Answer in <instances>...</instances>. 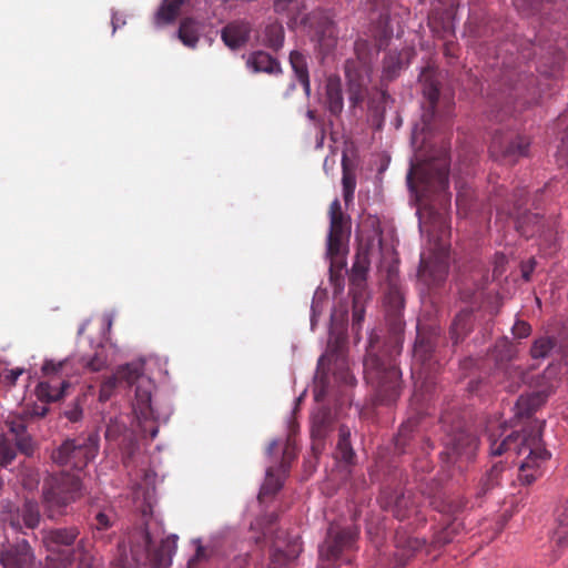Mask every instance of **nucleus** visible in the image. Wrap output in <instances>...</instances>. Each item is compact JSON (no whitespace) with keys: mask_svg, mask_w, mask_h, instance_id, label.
Masks as SVG:
<instances>
[{"mask_svg":"<svg viewBox=\"0 0 568 568\" xmlns=\"http://www.w3.org/2000/svg\"><path fill=\"white\" fill-rule=\"evenodd\" d=\"M407 173V185L419 202L417 210L419 230L427 235V248L420 254L418 277L427 286L443 283L448 273V248L450 227L444 212L427 203L438 195L446 203L448 197L449 148L444 141L439 146L423 145L416 151Z\"/></svg>","mask_w":568,"mask_h":568,"instance_id":"nucleus-1","label":"nucleus"},{"mask_svg":"<svg viewBox=\"0 0 568 568\" xmlns=\"http://www.w3.org/2000/svg\"><path fill=\"white\" fill-rule=\"evenodd\" d=\"M388 288L385 295L387 307L388 338L384 347L376 351L371 338L367 354L364 358V377L373 388L376 400L382 405L395 403L403 390L402 372L396 363L403 346L404 322L400 311L404 297L397 285V271L389 266L387 270Z\"/></svg>","mask_w":568,"mask_h":568,"instance_id":"nucleus-2","label":"nucleus"},{"mask_svg":"<svg viewBox=\"0 0 568 568\" xmlns=\"http://www.w3.org/2000/svg\"><path fill=\"white\" fill-rule=\"evenodd\" d=\"M501 435H488L490 455L500 456L514 449L518 457L524 456L519 462L518 477L524 484L530 485L540 476L541 464L550 457L541 439V425L526 427L520 433L513 432L503 439Z\"/></svg>","mask_w":568,"mask_h":568,"instance_id":"nucleus-3","label":"nucleus"},{"mask_svg":"<svg viewBox=\"0 0 568 568\" xmlns=\"http://www.w3.org/2000/svg\"><path fill=\"white\" fill-rule=\"evenodd\" d=\"M82 481L78 474L60 471L50 475L42 486V503L47 516L57 519L67 514V508L82 496Z\"/></svg>","mask_w":568,"mask_h":568,"instance_id":"nucleus-4","label":"nucleus"},{"mask_svg":"<svg viewBox=\"0 0 568 568\" xmlns=\"http://www.w3.org/2000/svg\"><path fill=\"white\" fill-rule=\"evenodd\" d=\"M178 536L172 535L161 540L160 546L152 550V539L145 526L135 528L129 535L132 561L136 566L151 565L156 568H166L171 565L172 556L176 550Z\"/></svg>","mask_w":568,"mask_h":568,"instance_id":"nucleus-5","label":"nucleus"},{"mask_svg":"<svg viewBox=\"0 0 568 568\" xmlns=\"http://www.w3.org/2000/svg\"><path fill=\"white\" fill-rule=\"evenodd\" d=\"M442 428L445 432L444 445L452 463L470 462L478 449V438L465 427V423L450 412L440 416Z\"/></svg>","mask_w":568,"mask_h":568,"instance_id":"nucleus-6","label":"nucleus"},{"mask_svg":"<svg viewBox=\"0 0 568 568\" xmlns=\"http://www.w3.org/2000/svg\"><path fill=\"white\" fill-rule=\"evenodd\" d=\"M347 338L343 333H331L329 339L327 343V349L325 354H323L317 363V376L320 382L324 384V378L327 371H333V375L336 381L345 384V385H354L355 377L349 372L348 362H347ZM325 393V385H322V388L316 390L315 398L318 400Z\"/></svg>","mask_w":568,"mask_h":568,"instance_id":"nucleus-7","label":"nucleus"},{"mask_svg":"<svg viewBox=\"0 0 568 568\" xmlns=\"http://www.w3.org/2000/svg\"><path fill=\"white\" fill-rule=\"evenodd\" d=\"M99 442L100 437L95 432L65 439L52 452L51 458L59 466H70L73 469L82 470L95 458L99 452Z\"/></svg>","mask_w":568,"mask_h":568,"instance_id":"nucleus-8","label":"nucleus"},{"mask_svg":"<svg viewBox=\"0 0 568 568\" xmlns=\"http://www.w3.org/2000/svg\"><path fill=\"white\" fill-rule=\"evenodd\" d=\"M328 215L327 255L331 258V268H342L351 236V221L343 213L341 202L337 199L331 203Z\"/></svg>","mask_w":568,"mask_h":568,"instance_id":"nucleus-9","label":"nucleus"},{"mask_svg":"<svg viewBox=\"0 0 568 568\" xmlns=\"http://www.w3.org/2000/svg\"><path fill=\"white\" fill-rule=\"evenodd\" d=\"M358 537L356 527L335 528L331 527L327 537L320 547V557L323 561L336 564L343 560L349 562L348 552L353 551Z\"/></svg>","mask_w":568,"mask_h":568,"instance_id":"nucleus-10","label":"nucleus"},{"mask_svg":"<svg viewBox=\"0 0 568 568\" xmlns=\"http://www.w3.org/2000/svg\"><path fill=\"white\" fill-rule=\"evenodd\" d=\"M80 535L78 527H62L43 531L42 541L51 555L48 558L52 562L62 564V559L70 555L71 560L78 561V556H73L80 547L84 548L83 541H80L77 548H72L74 541Z\"/></svg>","mask_w":568,"mask_h":568,"instance_id":"nucleus-11","label":"nucleus"},{"mask_svg":"<svg viewBox=\"0 0 568 568\" xmlns=\"http://www.w3.org/2000/svg\"><path fill=\"white\" fill-rule=\"evenodd\" d=\"M301 23L308 26L311 38L323 53L329 52L336 42L334 22L323 12L314 11L302 17Z\"/></svg>","mask_w":568,"mask_h":568,"instance_id":"nucleus-12","label":"nucleus"},{"mask_svg":"<svg viewBox=\"0 0 568 568\" xmlns=\"http://www.w3.org/2000/svg\"><path fill=\"white\" fill-rule=\"evenodd\" d=\"M422 92L427 102L423 114V130L432 131L433 124L437 116V102L439 99V80L434 68L427 67L423 69L419 75Z\"/></svg>","mask_w":568,"mask_h":568,"instance_id":"nucleus-13","label":"nucleus"},{"mask_svg":"<svg viewBox=\"0 0 568 568\" xmlns=\"http://www.w3.org/2000/svg\"><path fill=\"white\" fill-rule=\"evenodd\" d=\"M133 385H135L133 409L136 416L144 420L158 419L159 414L152 405V393L155 385L152 379L143 375L141 364H139V376L134 378Z\"/></svg>","mask_w":568,"mask_h":568,"instance_id":"nucleus-14","label":"nucleus"},{"mask_svg":"<svg viewBox=\"0 0 568 568\" xmlns=\"http://www.w3.org/2000/svg\"><path fill=\"white\" fill-rule=\"evenodd\" d=\"M420 497L410 491H392L383 497V507L393 513L398 520L408 519L413 515H418Z\"/></svg>","mask_w":568,"mask_h":568,"instance_id":"nucleus-15","label":"nucleus"},{"mask_svg":"<svg viewBox=\"0 0 568 568\" xmlns=\"http://www.w3.org/2000/svg\"><path fill=\"white\" fill-rule=\"evenodd\" d=\"M526 196L525 190H518L514 194L515 203V212L516 213V227L517 231L525 237L529 239L537 234L541 235L544 233L545 224L544 217L538 213L525 212L523 214L519 213L520 207L525 203L524 199Z\"/></svg>","mask_w":568,"mask_h":568,"instance_id":"nucleus-16","label":"nucleus"},{"mask_svg":"<svg viewBox=\"0 0 568 568\" xmlns=\"http://www.w3.org/2000/svg\"><path fill=\"white\" fill-rule=\"evenodd\" d=\"M529 145L530 140L525 135H516L505 142L494 138L489 150L493 155H498L501 161L515 163L518 159L528 155Z\"/></svg>","mask_w":568,"mask_h":568,"instance_id":"nucleus-17","label":"nucleus"},{"mask_svg":"<svg viewBox=\"0 0 568 568\" xmlns=\"http://www.w3.org/2000/svg\"><path fill=\"white\" fill-rule=\"evenodd\" d=\"M374 10H381L377 20L373 23L372 36L378 50L387 47L393 37V27L390 26L389 6L392 0H371Z\"/></svg>","mask_w":568,"mask_h":568,"instance_id":"nucleus-18","label":"nucleus"},{"mask_svg":"<svg viewBox=\"0 0 568 568\" xmlns=\"http://www.w3.org/2000/svg\"><path fill=\"white\" fill-rule=\"evenodd\" d=\"M139 376V364H126L121 366L113 375L106 377L100 386L99 400H109L116 387L121 384L132 386L134 378Z\"/></svg>","mask_w":568,"mask_h":568,"instance_id":"nucleus-19","label":"nucleus"},{"mask_svg":"<svg viewBox=\"0 0 568 568\" xmlns=\"http://www.w3.org/2000/svg\"><path fill=\"white\" fill-rule=\"evenodd\" d=\"M34 555L27 540L9 545L0 554V564L3 568H30Z\"/></svg>","mask_w":568,"mask_h":568,"instance_id":"nucleus-20","label":"nucleus"},{"mask_svg":"<svg viewBox=\"0 0 568 568\" xmlns=\"http://www.w3.org/2000/svg\"><path fill=\"white\" fill-rule=\"evenodd\" d=\"M41 514L37 501L26 499L21 507L9 514V525L14 530L34 529L39 526Z\"/></svg>","mask_w":568,"mask_h":568,"instance_id":"nucleus-21","label":"nucleus"},{"mask_svg":"<svg viewBox=\"0 0 568 568\" xmlns=\"http://www.w3.org/2000/svg\"><path fill=\"white\" fill-rule=\"evenodd\" d=\"M8 430L14 435L16 446L19 450L31 456L33 454V442L27 434V419L21 415H9L6 419Z\"/></svg>","mask_w":568,"mask_h":568,"instance_id":"nucleus-22","label":"nucleus"},{"mask_svg":"<svg viewBox=\"0 0 568 568\" xmlns=\"http://www.w3.org/2000/svg\"><path fill=\"white\" fill-rule=\"evenodd\" d=\"M251 26L245 21H233L227 23L221 32V38L226 47L237 50L245 45L250 39Z\"/></svg>","mask_w":568,"mask_h":568,"instance_id":"nucleus-23","label":"nucleus"},{"mask_svg":"<svg viewBox=\"0 0 568 568\" xmlns=\"http://www.w3.org/2000/svg\"><path fill=\"white\" fill-rule=\"evenodd\" d=\"M246 65L255 73L264 72L272 75L282 73L278 60L262 50L252 52L246 60Z\"/></svg>","mask_w":568,"mask_h":568,"instance_id":"nucleus-24","label":"nucleus"},{"mask_svg":"<svg viewBox=\"0 0 568 568\" xmlns=\"http://www.w3.org/2000/svg\"><path fill=\"white\" fill-rule=\"evenodd\" d=\"M435 339L436 337L433 333L425 334L418 328L413 348V357L414 361L419 363L423 368L430 365Z\"/></svg>","mask_w":568,"mask_h":568,"instance_id":"nucleus-25","label":"nucleus"},{"mask_svg":"<svg viewBox=\"0 0 568 568\" xmlns=\"http://www.w3.org/2000/svg\"><path fill=\"white\" fill-rule=\"evenodd\" d=\"M325 103L332 115H339L344 108L342 81L336 75H331L325 85Z\"/></svg>","mask_w":568,"mask_h":568,"instance_id":"nucleus-26","label":"nucleus"},{"mask_svg":"<svg viewBox=\"0 0 568 568\" xmlns=\"http://www.w3.org/2000/svg\"><path fill=\"white\" fill-rule=\"evenodd\" d=\"M70 386L68 381H59L58 378H50L47 382H40L36 388L38 398L44 403H52L60 400Z\"/></svg>","mask_w":568,"mask_h":568,"instance_id":"nucleus-27","label":"nucleus"},{"mask_svg":"<svg viewBox=\"0 0 568 568\" xmlns=\"http://www.w3.org/2000/svg\"><path fill=\"white\" fill-rule=\"evenodd\" d=\"M473 329V312L469 308H464L456 314L450 325L449 334L450 339L455 345L463 342L465 337Z\"/></svg>","mask_w":568,"mask_h":568,"instance_id":"nucleus-28","label":"nucleus"},{"mask_svg":"<svg viewBox=\"0 0 568 568\" xmlns=\"http://www.w3.org/2000/svg\"><path fill=\"white\" fill-rule=\"evenodd\" d=\"M510 470L503 462L494 464L481 477L478 486L477 496L483 497L489 490L498 487L503 480L504 474Z\"/></svg>","mask_w":568,"mask_h":568,"instance_id":"nucleus-29","label":"nucleus"},{"mask_svg":"<svg viewBox=\"0 0 568 568\" xmlns=\"http://www.w3.org/2000/svg\"><path fill=\"white\" fill-rule=\"evenodd\" d=\"M428 24L432 31L442 39H449L455 36L454 17L448 11L440 14H432L428 18Z\"/></svg>","mask_w":568,"mask_h":568,"instance_id":"nucleus-30","label":"nucleus"},{"mask_svg":"<svg viewBox=\"0 0 568 568\" xmlns=\"http://www.w3.org/2000/svg\"><path fill=\"white\" fill-rule=\"evenodd\" d=\"M544 403L545 396L541 393L520 395L515 405V415L519 418H528Z\"/></svg>","mask_w":568,"mask_h":568,"instance_id":"nucleus-31","label":"nucleus"},{"mask_svg":"<svg viewBox=\"0 0 568 568\" xmlns=\"http://www.w3.org/2000/svg\"><path fill=\"white\" fill-rule=\"evenodd\" d=\"M274 11L287 18L288 28L293 29L301 22L302 6L298 0H274Z\"/></svg>","mask_w":568,"mask_h":568,"instance_id":"nucleus-32","label":"nucleus"},{"mask_svg":"<svg viewBox=\"0 0 568 568\" xmlns=\"http://www.w3.org/2000/svg\"><path fill=\"white\" fill-rule=\"evenodd\" d=\"M290 63L297 80L303 85L305 92L308 94L311 90V83L306 57L302 52L294 50L290 53Z\"/></svg>","mask_w":568,"mask_h":568,"instance_id":"nucleus-33","label":"nucleus"},{"mask_svg":"<svg viewBox=\"0 0 568 568\" xmlns=\"http://www.w3.org/2000/svg\"><path fill=\"white\" fill-rule=\"evenodd\" d=\"M333 424L332 413L328 408H320L312 419V436L323 439L329 432Z\"/></svg>","mask_w":568,"mask_h":568,"instance_id":"nucleus-34","label":"nucleus"},{"mask_svg":"<svg viewBox=\"0 0 568 568\" xmlns=\"http://www.w3.org/2000/svg\"><path fill=\"white\" fill-rule=\"evenodd\" d=\"M75 555L78 556V561L71 560V556L68 555L62 559V564H57L52 568H98L94 556L87 549L80 547L73 554V556Z\"/></svg>","mask_w":568,"mask_h":568,"instance_id":"nucleus-35","label":"nucleus"},{"mask_svg":"<svg viewBox=\"0 0 568 568\" xmlns=\"http://www.w3.org/2000/svg\"><path fill=\"white\" fill-rule=\"evenodd\" d=\"M178 37L184 45L195 48L199 42V23L192 18L183 19L178 30Z\"/></svg>","mask_w":568,"mask_h":568,"instance_id":"nucleus-36","label":"nucleus"},{"mask_svg":"<svg viewBox=\"0 0 568 568\" xmlns=\"http://www.w3.org/2000/svg\"><path fill=\"white\" fill-rule=\"evenodd\" d=\"M284 28L278 22L270 23L265 27L263 36V44L274 51L282 49L284 44Z\"/></svg>","mask_w":568,"mask_h":568,"instance_id":"nucleus-37","label":"nucleus"},{"mask_svg":"<svg viewBox=\"0 0 568 568\" xmlns=\"http://www.w3.org/2000/svg\"><path fill=\"white\" fill-rule=\"evenodd\" d=\"M183 4V0H168L165 1L155 14V23L159 26L169 24L173 22Z\"/></svg>","mask_w":568,"mask_h":568,"instance_id":"nucleus-38","label":"nucleus"},{"mask_svg":"<svg viewBox=\"0 0 568 568\" xmlns=\"http://www.w3.org/2000/svg\"><path fill=\"white\" fill-rule=\"evenodd\" d=\"M557 341L551 336H541L534 341L530 347V356L534 359H545L547 358L551 351L556 347Z\"/></svg>","mask_w":568,"mask_h":568,"instance_id":"nucleus-39","label":"nucleus"},{"mask_svg":"<svg viewBox=\"0 0 568 568\" xmlns=\"http://www.w3.org/2000/svg\"><path fill=\"white\" fill-rule=\"evenodd\" d=\"M336 456L345 463H352L355 453L351 445V433L348 428L342 426L339 428V437L336 446Z\"/></svg>","mask_w":568,"mask_h":568,"instance_id":"nucleus-40","label":"nucleus"},{"mask_svg":"<svg viewBox=\"0 0 568 568\" xmlns=\"http://www.w3.org/2000/svg\"><path fill=\"white\" fill-rule=\"evenodd\" d=\"M369 267L368 253L359 251L356 260L352 266L351 281L355 284H361L365 281Z\"/></svg>","mask_w":568,"mask_h":568,"instance_id":"nucleus-41","label":"nucleus"},{"mask_svg":"<svg viewBox=\"0 0 568 568\" xmlns=\"http://www.w3.org/2000/svg\"><path fill=\"white\" fill-rule=\"evenodd\" d=\"M283 486V480L281 477L275 476L274 468L270 467L266 470V477L265 480L261 487L258 499L263 500L264 498L268 496L275 495Z\"/></svg>","mask_w":568,"mask_h":568,"instance_id":"nucleus-42","label":"nucleus"},{"mask_svg":"<svg viewBox=\"0 0 568 568\" xmlns=\"http://www.w3.org/2000/svg\"><path fill=\"white\" fill-rule=\"evenodd\" d=\"M115 521V514L112 509L97 511L90 519V526L94 531L101 532L108 530Z\"/></svg>","mask_w":568,"mask_h":568,"instance_id":"nucleus-43","label":"nucleus"},{"mask_svg":"<svg viewBox=\"0 0 568 568\" xmlns=\"http://www.w3.org/2000/svg\"><path fill=\"white\" fill-rule=\"evenodd\" d=\"M298 551L295 550V545L287 551L282 550L280 547L274 546L271 554L270 568H286L288 562L297 556Z\"/></svg>","mask_w":568,"mask_h":568,"instance_id":"nucleus-44","label":"nucleus"},{"mask_svg":"<svg viewBox=\"0 0 568 568\" xmlns=\"http://www.w3.org/2000/svg\"><path fill=\"white\" fill-rule=\"evenodd\" d=\"M429 504L438 511L445 514H456L464 509L466 500L463 497L449 498L448 500H430Z\"/></svg>","mask_w":568,"mask_h":568,"instance_id":"nucleus-45","label":"nucleus"},{"mask_svg":"<svg viewBox=\"0 0 568 568\" xmlns=\"http://www.w3.org/2000/svg\"><path fill=\"white\" fill-rule=\"evenodd\" d=\"M552 0H513L516 9L523 14L530 16L541 11L544 3Z\"/></svg>","mask_w":568,"mask_h":568,"instance_id":"nucleus-46","label":"nucleus"},{"mask_svg":"<svg viewBox=\"0 0 568 568\" xmlns=\"http://www.w3.org/2000/svg\"><path fill=\"white\" fill-rule=\"evenodd\" d=\"M402 68V62L399 58L395 54H388L384 59V67H383V77L386 80H393L398 75V72Z\"/></svg>","mask_w":568,"mask_h":568,"instance_id":"nucleus-47","label":"nucleus"},{"mask_svg":"<svg viewBox=\"0 0 568 568\" xmlns=\"http://www.w3.org/2000/svg\"><path fill=\"white\" fill-rule=\"evenodd\" d=\"M16 456V447L7 438L0 436V466H8Z\"/></svg>","mask_w":568,"mask_h":568,"instance_id":"nucleus-48","label":"nucleus"},{"mask_svg":"<svg viewBox=\"0 0 568 568\" xmlns=\"http://www.w3.org/2000/svg\"><path fill=\"white\" fill-rule=\"evenodd\" d=\"M213 554V550L209 546L197 545L194 556L187 561L189 568H196L197 565L204 560H207Z\"/></svg>","mask_w":568,"mask_h":568,"instance_id":"nucleus-49","label":"nucleus"},{"mask_svg":"<svg viewBox=\"0 0 568 568\" xmlns=\"http://www.w3.org/2000/svg\"><path fill=\"white\" fill-rule=\"evenodd\" d=\"M506 374L513 379L511 384L508 386L509 390L511 392L526 381V373L520 366L507 367Z\"/></svg>","mask_w":568,"mask_h":568,"instance_id":"nucleus-50","label":"nucleus"},{"mask_svg":"<svg viewBox=\"0 0 568 568\" xmlns=\"http://www.w3.org/2000/svg\"><path fill=\"white\" fill-rule=\"evenodd\" d=\"M106 366V355L103 349L97 351L95 354L85 362V367L92 372H100Z\"/></svg>","mask_w":568,"mask_h":568,"instance_id":"nucleus-51","label":"nucleus"},{"mask_svg":"<svg viewBox=\"0 0 568 568\" xmlns=\"http://www.w3.org/2000/svg\"><path fill=\"white\" fill-rule=\"evenodd\" d=\"M342 182H343L344 200L347 203V202L352 201L353 196H354V191H355V186H356L355 178L353 175H351L349 173L344 172Z\"/></svg>","mask_w":568,"mask_h":568,"instance_id":"nucleus-52","label":"nucleus"},{"mask_svg":"<svg viewBox=\"0 0 568 568\" xmlns=\"http://www.w3.org/2000/svg\"><path fill=\"white\" fill-rule=\"evenodd\" d=\"M82 404L81 399L77 398L65 410L64 416L72 423L79 422L82 418Z\"/></svg>","mask_w":568,"mask_h":568,"instance_id":"nucleus-53","label":"nucleus"},{"mask_svg":"<svg viewBox=\"0 0 568 568\" xmlns=\"http://www.w3.org/2000/svg\"><path fill=\"white\" fill-rule=\"evenodd\" d=\"M511 331H513V334L515 337L526 338L531 333V326L529 323H527L525 321L517 320L516 323L514 324Z\"/></svg>","mask_w":568,"mask_h":568,"instance_id":"nucleus-54","label":"nucleus"},{"mask_svg":"<svg viewBox=\"0 0 568 568\" xmlns=\"http://www.w3.org/2000/svg\"><path fill=\"white\" fill-rule=\"evenodd\" d=\"M557 162L560 166H568V135L561 140L557 151Z\"/></svg>","mask_w":568,"mask_h":568,"instance_id":"nucleus-55","label":"nucleus"},{"mask_svg":"<svg viewBox=\"0 0 568 568\" xmlns=\"http://www.w3.org/2000/svg\"><path fill=\"white\" fill-rule=\"evenodd\" d=\"M467 29H468L469 33L474 38H477V39L487 37L490 32V29L487 26H484V27L475 26L473 21H470L468 23Z\"/></svg>","mask_w":568,"mask_h":568,"instance_id":"nucleus-56","label":"nucleus"},{"mask_svg":"<svg viewBox=\"0 0 568 568\" xmlns=\"http://www.w3.org/2000/svg\"><path fill=\"white\" fill-rule=\"evenodd\" d=\"M416 425V422L415 420H407L406 423H404L400 428H399V433H398V438H397V445H400L402 442H404L406 439V437L408 436V434L410 432H413V428L415 427Z\"/></svg>","mask_w":568,"mask_h":568,"instance_id":"nucleus-57","label":"nucleus"},{"mask_svg":"<svg viewBox=\"0 0 568 568\" xmlns=\"http://www.w3.org/2000/svg\"><path fill=\"white\" fill-rule=\"evenodd\" d=\"M24 373V369L23 368H13V369H10L8 371V374L4 376V379L8 382V384L10 385H14L17 379Z\"/></svg>","mask_w":568,"mask_h":568,"instance_id":"nucleus-58","label":"nucleus"},{"mask_svg":"<svg viewBox=\"0 0 568 568\" xmlns=\"http://www.w3.org/2000/svg\"><path fill=\"white\" fill-rule=\"evenodd\" d=\"M62 364L54 363L53 361H45L42 371L44 374L55 373L61 368Z\"/></svg>","mask_w":568,"mask_h":568,"instance_id":"nucleus-59","label":"nucleus"},{"mask_svg":"<svg viewBox=\"0 0 568 568\" xmlns=\"http://www.w3.org/2000/svg\"><path fill=\"white\" fill-rule=\"evenodd\" d=\"M293 458H294V454H292V452L287 445L283 452V459L281 463V467L283 468L284 471L287 469V467L290 466V463Z\"/></svg>","mask_w":568,"mask_h":568,"instance_id":"nucleus-60","label":"nucleus"},{"mask_svg":"<svg viewBox=\"0 0 568 568\" xmlns=\"http://www.w3.org/2000/svg\"><path fill=\"white\" fill-rule=\"evenodd\" d=\"M120 432H121L120 426L108 425L106 430H105V438L108 440L115 439Z\"/></svg>","mask_w":568,"mask_h":568,"instance_id":"nucleus-61","label":"nucleus"},{"mask_svg":"<svg viewBox=\"0 0 568 568\" xmlns=\"http://www.w3.org/2000/svg\"><path fill=\"white\" fill-rule=\"evenodd\" d=\"M555 542L559 546V547H566L568 546V535L564 531H560L558 530L556 534H555Z\"/></svg>","mask_w":568,"mask_h":568,"instance_id":"nucleus-62","label":"nucleus"},{"mask_svg":"<svg viewBox=\"0 0 568 568\" xmlns=\"http://www.w3.org/2000/svg\"><path fill=\"white\" fill-rule=\"evenodd\" d=\"M446 42L444 44V52L447 57H455V49H456V44L453 40L449 39H444Z\"/></svg>","mask_w":568,"mask_h":568,"instance_id":"nucleus-63","label":"nucleus"},{"mask_svg":"<svg viewBox=\"0 0 568 568\" xmlns=\"http://www.w3.org/2000/svg\"><path fill=\"white\" fill-rule=\"evenodd\" d=\"M278 445H280L278 440H276V439L272 440L268 444V446L266 447V454L268 456H272L277 450Z\"/></svg>","mask_w":568,"mask_h":568,"instance_id":"nucleus-64","label":"nucleus"}]
</instances>
